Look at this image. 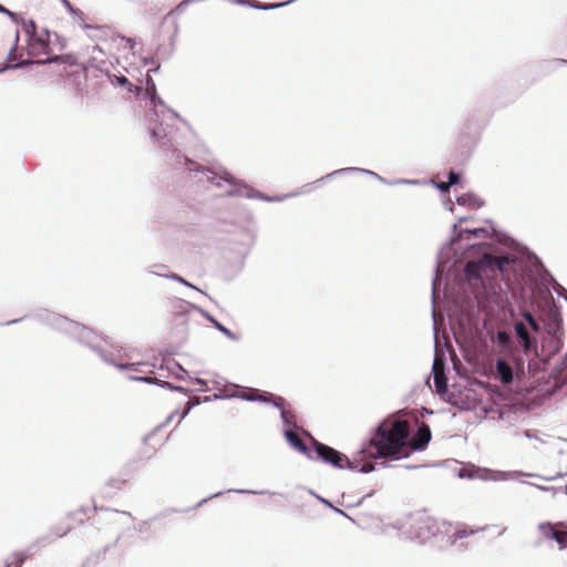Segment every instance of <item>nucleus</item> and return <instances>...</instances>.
I'll list each match as a JSON object with an SVG mask.
<instances>
[{"instance_id":"58","label":"nucleus","mask_w":567,"mask_h":567,"mask_svg":"<svg viewBox=\"0 0 567 567\" xmlns=\"http://www.w3.org/2000/svg\"><path fill=\"white\" fill-rule=\"evenodd\" d=\"M19 320H11V321H8L6 324H12V323H16L18 322Z\"/></svg>"},{"instance_id":"33","label":"nucleus","mask_w":567,"mask_h":567,"mask_svg":"<svg viewBox=\"0 0 567 567\" xmlns=\"http://www.w3.org/2000/svg\"><path fill=\"white\" fill-rule=\"evenodd\" d=\"M71 530V526H55L52 528L51 533L54 535V538H61L65 536Z\"/></svg>"},{"instance_id":"14","label":"nucleus","mask_w":567,"mask_h":567,"mask_svg":"<svg viewBox=\"0 0 567 567\" xmlns=\"http://www.w3.org/2000/svg\"><path fill=\"white\" fill-rule=\"evenodd\" d=\"M284 435L287 442L299 453L305 455L309 460H315L313 453L306 445V443L301 440L298 433H296L292 429H286L284 431Z\"/></svg>"},{"instance_id":"19","label":"nucleus","mask_w":567,"mask_h":567,"mask_svg":"<svg viewBox=\"0 0 567 567\" xmlns=\"http://www.w3.org/2000/svg\"><path fill=\"white\" fill-rule=\"evenodd\" d=\"M150 99H151L153 106L161 105L163 109H165V111L164 110L162 111V113L165 117L181 118V116L177 112H175L174 110H172L165 105L164 101L157 95L156 92H155V94L152 93L150 95Z\"/></svg>"},{"instance_id":"2","label":"nucleus","mask_w":567,"mask_h":567,"mask_svg":"<svg viewBox=\"0 0 567 567\" xmlns=\"http://www.w3.org/2000/svg\"><path fill=\"white\" fill-rule=\"evenodd\" d=\"M431 437V429L425 423L411 436L408 420L388 417L374 429L373 436L362 444L361 453L368 452L374 458H405L411 452L423 451Z\"/></svg>"},{"instance_id":"26","label":"nucleus","mask_w":567,"mask_h":567,"mask_svg":"<svg viewBox=\"0 0 567 567\" xmlns=\"http://www.w3.org/2000/svg\"><path fill=\"white\" fill-rule=\"evenodd\" d=\"M159 70V64H156V66L154 69H150L147 71V74H146V93L148 95H151L152 93L155 94L156 92V85H155V82L153 80V78L151 76V73L154 72H158Z\"/></svg>"},{"instance_id":"25","label":"nucleus","mask_w":567,"mask_h":567,"mask_svg":"<svg viewBox=\"0 0 567 567\" xmlns=\"http://www.w3.org/2000/svg\"><path fill=\"white\" fill-rule=\"evenodd\" d=\"M161 277L163 278H166V279H169V280H173L175 282H178L185 287H188L190 289H195L199 292H203L200 289H198L196 286H194L192 282L187 281L185 278H183L182 276L177 275V274H169V275H159Z\"/></svg>"},{"instance_id":"38","label":"nucleus","mask_w":567,"mask_h":567,"mask_svg":"<svg viewBox=\"0 0 567 567\" xmlns=\"http://www.w3.org/2000/svg\"><path fill=\"white\" fill-rule=\"evenodd\" d=\"M461 179V174L458 172H455V171H451L449 173V176H447V183L449 185L452 187L454 185H456Z\"/></svg>"},{"instance_id":"55","label":"nucleus","mask_w":567,"mask_h":567,"mask_svg":"<svg viewBox=\"0 0 567 567\" xmlns=\"http://www.w3.org/2000/svg\"><path fill=\"white\" fill-rule=\"evenodd\" d=\"M445 206L449 207L450 210H452V202L450 199L445 203Z\"/></svg>"},{"instance_id":"43","label":"nucleus","mask_w":567,"mask_h":567,"mask_svg":"<svg viewBox=\"0 0 567 567\" xmlns=\"http://www.w3.org/2000/svg\"><path fill=\"white\" fill-rule=\"evenodd\" d=\"M3 14L8 16L16 23L23 22V19L18 13L10 11L9 9H7V12Z\"/></svg>"},{"instance_id":"62","label":"nucleus","mask_w":567,"mask_h":567,"mask_svg":"<svg viewBox=\"0 0 567 567\" xmlns=\"http://www.w3.org/2000/svg\"><path fill=\"white\" fill-rule=\"evenodd\" d=\"M466 246L475 247V246H476V244H470V243H467V244H466Z\"/></svg>"},{"instance_id":"34","label":"nucleus","mask_w":567,"mask_h":567,"mask_svg":"<svg viewBox=\"0 0 567 567\" xmlns=\"http://www.w3.org/2000/svg\"><path fill=\"white\" fill-rule=\"evenodd\" d=\"M168 267L164 264H154V265H151L146 268V271L148 274H152V275H155V276H158L161 277L159 275H163L162 272H159L161 270H166Z\"/></svg>"},{"instance_id":"20","label":"nucleus","mask_w":567,"mask_h":567,"mask_svg":"<svg viewBox=\"0 0 567 567\" xmlns=\"http://www.w3.org/2000/svg\"><path fill=\"white\" fill-rule=\"evenodd\" d=\"M534 268H535V272L539 276V278L543 281L548 279V280L553 281L555 285H557L560 290L565 291V289L555 281L553 276L547 271V269L544 267V265L537 257H535Z\"/></svg>"},{"instance_id":"18","label":"nucleus","mask_w":567,"mask_h":567,"mask_svg":"<svg viewBox=\"0 0 567 567\" xmlns=\"http://www.w3.org/2000/svg\"><path fill=\"white\" fill-rule=\"evenodd\" d=\"M456 202L461 206L482 207L484 202L474 194L467 193L458 196Z\"/></svg>"},{"instance_id":"29","label":"nucleus","mask_w":567,"mask_h":567,"mask_svg":"<svg viewBox=\"0 0 567 567\" xmlns=\"http://www.w3.org/2000/svg\"><path fill=\"white\" fill-rule=\"evenodd\" d=\"M474 533H475V530L468 529L467 527L462 526V527H457L456 528V530L452 535V538H453V540L463 539V538H465L468 535H472Z\"/></svg>"},{"instance_id":"60","label":"nucleus","mask_w":567,"mask_h":567,"mask_svg":"<svg viewBox=\"0 0 567 567\" xmlns=\"http://www.w3.org/2000/svg\"><path fill=\"white\" fill-rule=\"evenodd\" d=\"M199 404V401L198 400H195L193 401L192 405H198Z\"/></svg>"},{"instance_id":"22","label":"nucleus","mask_w":567,"mask_h":567,"mask_svg":"<svg viewBox=\"0 0 567 567\" xmlns=\"http://www.w3.org/2000/svg\"><path fill=\"white\" fill-rule=\"evenodd\" d=\"M538 530L542 533V535L545 538L553 539V540H555V538L557 537V535L559 533L555 529V526L549 522L540 523L538 525Z\"/></svg>"},{"instance_id":"35","label":"nucleus","mask_w":567,"mask_h":567,"mask_svg":"<svg viewBox=\"0 0 567 567\" xmlns=\"http://www.w3.org/2000/svg\"><path fill=\"white\" fill-rule=\"evenodd\" d=\"M189 410H190V406L186 408L182 413H179L178 411H174V412H172V413L168 415V417H167L166 422H165L163 425H165V424L169 423V422H171V421H172L176 415H178V416H179V419H178V423H181V422H182V421L187 416V414L189 413Z\"/></svg>"},{"instance_id":"7","label":"nucleus","mask_w":567,"mask_h":567,"mask_svg":"<svg viewBox=\"0 0 567 567\" xmlns=\"http://www.w3.org/2000/svg\"><path fill=\"white\" fill-rule=\"evenodd\" d=\"M458 477L460 478H478L482 481H493V482H505V481H515L522 476L525 477H538L544 481H553L557 477H561L563 474H557L556 476L545 477L542 475H538L536 473H525L522 471H493L487 468H465L462 467L458 471Z\"/></svg>"},{"instance_id":"40","label":"nucleus","mask_w":567,"mask_h":567,"mask_svg":"<svg viewBox=\"0 0 567 567\" xmlns=\"http://www.w3.org/2000/svg\"><path fill=\"white\" fill-rule=\"evenodd\" d=\"M130 379L132 381H137V382H143V383H148V384H155L157 383V379L156 378H151V377H130Z\"/></svg>"},{"instance_id":"53","label":"nucleus","mask_w":567,"mask_h":567,"mask_svg":"<svg viewBox=\"0 0 567 567\" xmlns=\"http://www.w3.org/2000/svg\"><path fill=\"white\" fill-rule=\"evenodd\" d=\"M126 43L130 45L131 49L134 48L135 41L132 38H124Z\"/></svg>"},{"instance_id":"54","label":"nucleus","mask_w":567,"mask_h":567,"mask_svg":"<svg viewBox=\"0 0 567 567\" xmlns=\"http://www.w3.org/2000/svg\"><path fill=\"white\" fill-rule=\"evenodd\" d=\"M82 28H83V29H85V30L99 29L97 27H93V25L87 24V23H83V24H82Z\"/></svg>"},{"instance_id":"24","label":"nucleus","mask_w":567,"mask_h":567,"mask_svg":"<svg viewBox=\"0 0 567 567\" xmlns=\"http://www.w3.org/2000/svg\"><path fill=\"white\" fill-rule=\"evenodd\" d=\"M280 417H281V421L285 425L288 426V429H292V430H297L298 429V425H297V421H296V415L292 411H289V410H282L281 413H280Z\"/></svg>"},{"instance_id":"28","label":"nucleus","mask_w":567,"mask_h":567,"mask_svg":"<svg viewBox=\"0 0 567 567\" xmlns=\"http://www.w3.org/2000/svg\"><path fill=\"white\" fill-rule=\"evenodd\" d=\"M23 24V29H24V32L28 37V39H33V37H38L37 35V25H35V22L33 20H29V21H24L21 22Z\"/></svg>"},{"instance_id":"11","label":"nucleus","mask_w":567,"mask_h":567,"mask_svg":"<svg viewBox=\"0 0 567 567\" xmlns=\"http://www.w3.org/2000/svg\"><path fill=\"white\" fill-rule=\"evenodd\" d=\"M495 341L501 350V357H523L520 347L507 331L498 330Z\"/></svg>"},{"instance_id":"56","label":"nucleus","mask_w":567,"mask_h":567,"mask_svg":"<svg viewBox=\"0 0 567 567\" xmlns=\"http://www.w3.org/2000/svg\"><path fill=\"white\" fill-rule=\"evenodd\" d=\"M7 12V8L0 3V13Z\"/></svg>"},{"instance_id":"47","label":"nucleus","mask_w":567,"mask_h":567,"mask_svg":"<svg viewBox=\"0 0 567 567\" xmlns=\"http://www.w3.org/2000/svg\"><path fill=\"white\" fill-rule=\"evenodd\" d=\"M156 385L161 386V388H164V389H168V390L172 389V383H169L167 381L158 380V379H157Z\"/></svg>"},{"instance_id":"59","label":"nucleus","mask_w":567,"mask_h":567,"mask_svg":"<svg viewBox=\"0 0 567 567\" xmlns=\"http://www.w3.org/2000/svg\"><path fill=\"white\" fill-rule=\"evenodd\" d=\"M524 434H525V436H526V437H528V439H530V437H532L528 431H525V433H524Z\"/></svg>"},{"instance_id":"39","label":"nucleus","mask_w":567,"mask_h":567,"mask_svg":"<svg viewBox=\"0 0 567 567\" xmlns=\"http://www.w3.org/2000/svg\"><path fill=\"white\" fill-rule=\"evenodd\" d=\"M555 542L558 544L560 549L566 548L567 547V532L558 533L557 537L555 538Z\"/></svg>"},{"instance_id":"46","label":"nucleus","mask_w":567,"mask_h":567,"mask_svg":"<svg viewBox=\"0 0 567 567\" xmlns=\"http://www.w3.org/2000/svg\"><path fill=\"white\" fill-rule=\"evenodd\" d=\"M527 484L530 486H535L536 488L544 491V492L555 491V487H553V486H543V485H537L534 483H527Z\"/></svg>"},{"instance_id":"3","label":"nucleus","mask_w":567,"mask_h":567,"mask_svg":"<svg viewBox=\"0 0 567 567\" xmlns=\"http://www.w3.org/2000/svg\"><path fill=\"white\" fill-rule=\"evenodd\" d=\"M148 131L152 141L157 143L163 151H172L177 165H184L188 172L199 173L202 175L199 182L210 183L217 188H223L224 184H227L228 188L225 189V193L229 196H243L246 198L260 199L266 202H280L290 196L286 195L284 197H269L254 189L251 186L245 184L244 182L234 178L233 175L224 168H219L218 171L202 168L198 163L192 161L185 155H182L177 151L174 145L172 131L168 130V126H164L162 123H155L154 125L150 124Z\"/></svg>"},{"instance_id":"21","label":"nucleus","mask_w":567,"mask_h":567,"mask_svg":"<svg viewBox=\"0 0 567 567\" xmlns=\"http://www.w3.org/2000/svg\"><path fill=\"white\" fill-rule=\"evenodd\" d=\"M27 554L23 551H14L4 560V567H22Z\"/></svg>"},{"instance_id":"15","label":"nucleus","mask_w":567,"mask_h":567,"mask_svg":"<svg viewBox=\"0 0 567 567\" xmlns=\"http://www.w3.org/2000/svg\"><path fill=\"white\" fill-rule=\"evenodd\" d=\"M64 59H63L62 55H54V56H51V58H48V59H44V60L27 59V60L19 61L16 64H6V65H3L2 68H0V73H2L4 71H8V70L22 69V68L31 65V64L45 65V64H51V63H60Z\"/></svg>"},{"instance_id":"50","label":"nucleus","mask_w":567,"mask_h":567,"mask_svg":"<svg viewBox=\"0 0 567 567\" xmlns=\"http://www.w3.org/2000/svg\"><path fill=\"white\" fill-rule=\"evenodd\" d=\"M332 509H333L336 513H338V514H340V515H342V516H344V517H347V518L351 519V518L348 516V514H347V513H344L342 509L337 508V507H334V506L332 507Z\"/></svg>"},{"instance_id":"51","label":"nucleus","mask_w":567,"mask_h":567,"mask_svg":"<svg viewBox=\"0 0 567 567\" xmlns=\"http://www.w3.org/2000/svg\"><path fill=\"white\" fill-rule=\"evenodd\" d=\"M144 64L147 65V64H155V59L154 58H145L143 60Z\"/></svg>"},{"instance_id":"16","label":"nucleus","mask_w":567,"mask_h":567,"mask_svg":"<svg viewBox=\"0 0 567 567\" xmlns=\"http://www.w3.org/2000/svg\"><path fill=\"white\" fill-rule=\"evenodd\" d=\"M195 309L199 310L202 312V315L210 322L213 323V326L218 330L220 331L224 336H226L228 339L233 340V341H237L238 340V337L233 332L230 331L228 328H226L225 326H223L219 321H217L212 315H209L208 312L204 311L203 309L196 307V306H193Z\"/></svg>"},{"instance_id":"57","label":"nucleus","mask_w":567,"mask_h":567,"mask_svg":"<svg viewBox=\"0 0 567 567\" xmlns=\"http://www.w3.org/2000/svg\"><path fill=\"white\" fill-rule=\"evenodd\" d=\"M195 381H196V383H198V384H204V380H202V379H198V378H197Z\"/></svg>"},{"instance_id":"61","label":"nucleus","mask_w":567,"mask_h":567,"mask_svg":"<svg viewBox=\"0 0 567 567\" xmlns=\"http://www.w3.org/2000/svg\"><path fill=\"white\" fill-rule=\"evenodd\" d=\"M432 316H433V319L435 320V308L433 307V310H432Z\"/></svg>"},{"instance_id":"12","label":"nucleus","mask_w":567,"mask_h":567,"mask_svg":"<svg viewBox=\"0 0 567 567\" xmlns=\"http://www.w3.org/2000/svg\"><path fill=\"white\" fill-rule=\"evenodd\" d=\"M514 330L516 333L519 343L522 344V354L527 355L530 352H536L537 350V341L534 337H532L528 332V328L522 321H517L514 324Z\"/></svg>"},{"instance_id":"10","label":"nucleus","mask_w":567,"mask_h":567,"mask_svg":"<svg viewBox=\"0 0 567 567\" xmlns=\"http://www.w3.org/2000/svg\"><path fill=\"white\" fill-rule=\"evenodd\" d=\"M349 173H361V174L370 175V176L374 177L375 179L380 181L381 183L388 184V185H405V184L415 185V184L420 183L417 179H403V178L391 182V181H388L384 177L380 176L375 172H372V171H369L365 168L344 167V168L336 169V171L322 176L321 178H318L313 183L305 185L302 193L309 192L313 184H319L326 179H331L334 176H342V175H346Z\"/></svg>"},{"instance_id":"1","label":"nucleus","mask_w":567,"mask_h":567,"mask_svg":"<svg viewBox=\"0 0 567 567\" xmlns=\"http://www.w3.org/2000/svg\"><path fill=\"white\" fill-rule=\"evenodd\" d=\"M522 268V261L513 254L493 255L483 251L476 260H468L464 267V277L472 298H467L465 313L486 310L501 291L499 280L509 279L511 272Z\"/></svg>"},{"instance_id":"64","label":"nucleus","mask_w":567,"mask_h":567,"mask_svg":"<svg viewBox=\"0 0 567 567\" xmlns=\"http://www.w3.org/2000/svg\"><path fill=\"white\" fill-rule=\"evenodd\" d=\"M425 414H432V411L425 410Z\"/></svg>"},{"instance_id":"4","label":"nucleus","mask_w":567,"mask_h":567,"mask_svg":"<svg viewBox=\"0 0 567 567\" xmlns=\"http://www.w3.org/2000/svg\"><path fill=\"white\" fill-rule=\"evenodd\" d=\"M35 317L42 323L64 332L75 339L79 343L86 346L99 358L107 364L116 367L118 370H130L134 372H142V367L147 365L146 362H123V359H133V351L125 352L123 355L116 357L109 352L104 346L109 344V340L96 334L92 329L73 321L66 317L51 312L47 309L37 312Z\"/></svg>"},{"instance_id":"6","label":"nucleus","mask_w":567,"mask_h":567,"mask_svg":"<svg viewBox=\"0 0 567 567\" xmlns=\"http://www.w3.org/2000/svg\"><path fill=\"white\" fill-rule=\"evenodd\" d=\"M394 526L405 538L425 543L441 533L446 523H440L426 512H416L396 520Z\"/></svg>"},{"instance_id":"42","label":"nucleus","mask_w":567,"mask_h":567,"mask_svg":"<svg viewBox=\"0 0 567 567\" xmlns=\"http://www.w3.org/2000/svg\"><path fill=\"white\" fill-rule=\"evenodd\" d=\"M434 184V186L441 192V193H446L451 189V186L449 185L447 182H432Z\"/></svg>"},{"instance_id":"41","label":"nucleus","mask_w":567,"mask_h":567,"mask_svg":"<svg viewBox=\"0 0 567 567\" xmlns=\"http://www.w3.org/2000/svg\"><path fill=\"white\" fill-rule=\"evenodd\" d=\"M18 41H19V32L17 31L16 32V40H14V44L13 47L10 49L9 53H8V61H14L16 60V50H17V45H18Z\"/></svg>"},{"instance_id":"27","label":"nucleus","mask_w":567,"mask_h":567,"mask_svg":"<svg viewBox=\"0 0 567 567\" xmlns=\"http://www.w3.org/2000/svg\"><path fill=\"white\" fill-rule=\"evenodd\" d=\"M167 369L171 373L175 374L178 379H183L187 374V371L176 361L169 362Z\"/></svg>"},{"instance_id":"32","label":"nucleus","mask_w":567,"mask_h":567,"mask_svg":"<svg viewBox=\"0 0 567 567\" xmlns=\"http://www.w3.org/2000/svg\"><path fill=\"white\" fill-rule=\"evenodd\" d=\"M227 493H238V494H255V495H264V494H272L269 491H254V489H244V488H230L226 491Z\"/></svg>"},{"instance_id":"37","label":"nucleus","mask_w":567,"mask_h":567,"mask_svg":"<svg viewBox=\"0 0 567 567\" xmlns=\"http://www.w3.org/2000/svg\"><path fill=\"white\" fill-rule=\"evenodd\" d=\"M524 318H525V320L528 322L529 327L534 331H538L539 330V323L537 322V320L534 318V316L530 312L525 311L524 312Z\"/></svg>"},{"instance_id":"36","label":"nucleus","mask_w":567,"mask_h":567,"mask_svg":"<svg viewBox=\"0 0 567 567\" xmlns=\"http://www.w3.org/2000/svg\"><path fill=\"white\" fill-rule=\"evenodd\" d=\"M240 399L243 400H246V401H260V402H269V400L264 396V395H257V396H254L247 392H243L238 395Z\"/></svg>"},{"instance_id":"52","label":"nucleus","mask_w":567,"mask_h":567,"mask_svg":"<svg viewBox=\"0 0 567 567\" xmlns=\"http://www.w3.org/2000/svg\"><path fill=\"white\" fill-rule=\"evenodd\" d=\"M171 391L185 392L186 390L183 386L172 384Z\"/></svg>"},{"instance_id":"17","label":"nucleus","mask_w":567,"mask_h":567,"mask_svg":"<svg viewBox=\"0 0 567 567\" xmlns=\"http://www.w3.org/2000/svg\"><path fill=\"white\" fill-rule=\"evenodd\" d=\"M110 82L113 85L126 87L128 92L140 91L138 86L133 85L128 79L123 74H107Z\"/></svg>"},{"instance_id":"9","label":"nucleus","mask_w":567,"mask_h":567,"mask_svg":"<svg viewBox=\"0 0 567 567\" xmlns=\"http://www.w3.org/2000/svg\"><path fill=\"white\" fill-rule=\"evenodd\" d=\"M524 357H498L495 361L494 378L503 385H511L525 374Z\"/></svg>"},{"instance_id":"30","label":"nucleus","mask_w":567,"mask_h":567,"mask_svg":"<svg viewBox=\"0 0 567 567\" xmlns=\"http://www.w3.org/2000/svg\"><path fill=\"white\" fill-rule=\"evenodd\" d=\"M266 398L269 400L268 403H271L275 408L279 409L280 412L282 410H286V400L284 398H281V396H274L271 394H269Z\"/></svg>"},{"instance_id":"13","label":"nucleus","mask_w":567,"mask_h":567,"mask_svg":"<svg viewBox=\"0 0 567 567\" xmlns=\"http://www.w3.org/2000/svg\"><path fill=\"white\" fill-rule=\"evenodd\" d=\"M44 37L38 35L33 37V39H28V49L27 53L29 56H37L39 54H45L49 50L50 42V31L48 29L43 30Z\"/></svg>"},{"instance_id":"31","label":"nucleus","mask_w":567,"mask_h":567,"mask_svg":"<svg viewBox=\"0 0 567 567\" xmlns=\"http://www.w3.org/2000/svg\"><path fill=\"white\" fill-rule=\"evenodd\" d=\"M63 7L68 10L70 14L83 20V12L76 8H74L69 0H63Z\"/></svg>"},{"instance_id":"8","label":"nucleus","mask_w":567,"mask_h":567,"mask_svg":"<svg viewBox=\"0 0 567 567\" xmlns=\"http://www.w3.org/2000/svg\"><path fill=\"white\" fill-rule=\"evenodd\" d=\"M487 233H488L487 228H484V227L461 230L458 233L457 237H454L452 239V241L447 245V247L440 251L439 257H437L436 267H435V276H434V278L432 280V301H433V305H435V299H436V295H437V288H439V286L441 284V277H442V275L444 274V271H445V269L447 267L446 264H447V259H449V254L452 250V246H454L456 243H460L463 239L464 235H466L467 236V240H470L471 237H475V238L486 237Z\"/></svg>"},{"instance_id":"44","label":"nucleus","mask_w":567,"mask_h":567,"mask_svg":"<svg viewBox=\"0 0 567 567\" xmlns=\"http://www.w3.org/2000/svg\"><path fill=\"white\" fill-rule=\"evenodd\" d=\"M186 8H187V7H185V6L183 4V2H179V3L176 6V8H175L173 11H171V12H169V16H172V14H177V16H178V14H182V13L186 10Z\"/></svg>"},{"instance_id":"45","label":"nucleus","mask_w":567,"mask_h":567,"mask_svg":"<svg viewBox=\"0 0 567 567\" xmlns=\"http://www.w3.org/2000/svg\"><path fill=\"white\" fill-rule=\"evenodd\" d=\"M53 539L54 538H52L51 535H48V536H44V537H41V538L37 539L34 544H43V545H45V544L52 543Z\"/></svg>"},{"instance_id":"5","label":"nucleus","mask_w":567,"mask_h":567,"mask_svg":"<svg viewBox=\"0 0 567 567\" xmlns=\"http://www.w3.org/2000/svg\"><path fill=\"white\" fill-rule=\"evenodd\" d=\"M306 434L310 437L315 449V458L338 470L347 468L364 474L371 473L375 470L374 463L371 461L374 457H371L368 452L361 453L362 447L353 455L352 458H349L338 450L317 441L310 433L307 432Z\"/></svg>"},{"instance_id":"49","label":"nucleus","mask_w":567,"mask_h":567,"mask_svg":"<svg viewBox=\"0 0 567 567\" xmlns=\"http://www.w3.org/2000/svg\"><path fill=\"white\" fill-rule=\"evenodd\" d=\"M224 493H225V492H217V493H215V494L210 495V496L208 497V499L214 498V497H219V496H221ZM205 502H207V498L202 499V501L198 503V506H200V505H202V504H204Z\"/></svg>"},{"instance_id":"63","label":"nucleus","mask_w":567,"mask_h":567,"mask_svg":"<svg viewBox=\"0 0 567 567\" xmlns=\"http://www.w3.org/2000/svg\"><path fill=\"white\" fill-rule=\"evenodd\" d=\"M564 493L567 495V485L564 487Z\"/></svg>"},{"instance_id":"23","label":"nucleus","mask_w":567,"mask_h":567,"mask_svg":"<svg viewBox=\"0 0 567 567\" xmlns=\"http://www.w3.org/2000/svg\"><path fill=\"white\" fill-rule=\"evenodd\" d=\"M434 385L437 394L442 395L447 392V379L443 372L434 374Z\"/></svg>"},{"instance_id":"48","label":"nucleus","mask_w":567,"mask_h":567,"mask_svg":"<svg viewBox=\"0 0 567 567\" xmlns=\"http://www.w3.org/2000/svg\"><path fill=\"white\" fill-rule=\"evenodd\" d=\"M310 493H311L312 495H315V496H316V497H317L321 503H323V504H324V505H327L328 507H330V508H332V507H333V505H332L328 499H326V498H323V497H321V496H319V495L315 494L312 491H310Z\"/></svg>"}]
</instances>
